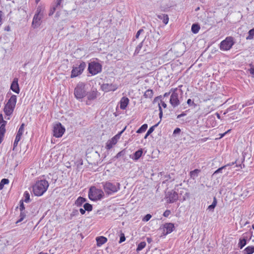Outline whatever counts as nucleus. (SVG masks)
<instances>
[{
    "mask_svg": "<svg viewBox=\"0 0 254 254\" xmlns=\"http://www.w3.org/2000/svg\"><path fill=\"white\" fill-rule=\"evenodd\" d=\"M49 184L46 180L37 181L33 186V191L36 196L42 195L47 190Z\"/></svg>",
    "mask_w": 254,
    "mask_h": 254,
    "instance_id": "obj_1",
    "label": "nucleus"
},
{
    "mask_svg": "<svg viewBox=\"0 0 254 254\" xmlns=\"http://www.w3.org/2000/svg\"><path fill=\"white\" fill-rule=\"evenodd\" d=\"M103 189L108 195H111L120 190L121 185L119 183L113 184L110 182L102 183Z\"/></svg>",
    "mask_w": 254,
    "mask_h": 254,
    "instance_id": "obj_2",
    "label": "nucleus"
},
{
    "mask_svg": "<svg viewBox=\"0 0 254 254\" xmlns=\"http://www.w3.org/2000/svg\"><path fill=\"white\" fill-rule=\"evenodd\" d=\"M16 102L17 96L15 95H12L5 104L3 109V111L6 116H10L12 114Z\"/></svg>",
    "mask_w": 254,
    "mask_h": 254,
    "instance_id": "obj_3",
    "label": "nucleus"
},
{
    "mask_svg": "<svg viewBox=\"0 0 254 254\" xmlns=\"http://www.w3.org/2000/svg\"><path fill=\"white\" fill-rule=\"evenodd\" d=\"M104 195L103 191L96 188L95 187H91L88 191V197L90 199L96 201L101 199Z\"/></svg>",
    "mask_w": 254,
    "mask_h": 254,
    "instance_id": "obj_4",
    "label": "nucleus"
},
{
    "mask_svg": "<svg viewBox=\"0 0 254 254\" xmlns=\"http://www.w3.org/2000/svg\"><path fill=\"white\" fill-rule=\"evenodd\" d=\"M74 95L75 97L78 100L82 99L87 95L86 84L83 82H79L76 86Z\"/></svg>",
    "mask_w": 254,
    "mask_h": 254,
    "instance_id": "obj_5",
    "label": "nucleus"
},
{
    "mask_svg": "<svg viewBox=\"0 0 254 254\" xmlns=\"http://www.w3.org/2000/svg\"><path fill=\"white\" fill-rule=\"evenodd\" d=\"M235 43L234 39L233 37H227L225 40L221 42L220 49L222 51H228L232 48Z\"/></svg>",
    "mask_w": 254,
    "mask_h": 254,
    "instance_id": "obj_6",
    "label": "nucleus"
},
{
    "mask_svg": "<svg viewBox=\"0 0 254 254\" xmlns=\"http://www.w3.org/2000/svg\"><path fill=\"white\" fill-rule=\"evenodd\" d=\"M172 91V94L170 99V103L173 108H175L179 106L180 104V101L179 99V93L182 92L181 89L178 90L177 88L174 89H171Z\"/></svg>",
    "mask_w": 254,
    "mask_h": 254,
    "instance_id": "obj_7",
    "label": "nucleus"
},
{
    "mask_svg": "<svg viewBox=\"0 0 254 254\" xmlns=\"http://www.w3.org/2000/svg\"><path fill=\"white\" fill-rule=\"evenodd\" d=\"M88 69L89 73L92 75H96L101 72L102 65L98 63L91 62L89 64Z\"/></svg>",
    "mask_w": 254,
    "mask_h": 254,
    "instance_id": "obj_8",
    "label": "nucleus"
},
{
    "mask_svg": "<svg viewBox=\"0 0 254 254\" xmlns=\"http://www.w3.org/2000/svg\"><path fill=\"white\" fill-rule=\"evenodd\" d=\"M86 67V64L82 62L77 67H74L71 71V78L75 77L81 74Z\"/></svg>",
    "mask_w": 254,
    "mask_h": 254,
    "instance_id": "obj_9",
    "label": "nucleus"
},
{
    "mask_svg": "<svg viewBox=\"0 0 254 254\" xmlns=\"http://www.w3.org/2000/svg\"><path fill=\"white\" fill-rule=\"evenodd\" d=\"M64 131L65 128L60 123L54 126L53 128V134L54 136L60 137L62 136Z\"/></svg>",
    "mask_w": 254,
    "mask_h": 254,
    "instance_id": "obj_10",
    "label": "nucleus"
},
{
    "mask_svg": "<svg viewBox=\"0 0 254 254\" xmlns=\"http://www.w3.org/2000/svg\"><path fill=\"white\" fill-rule=\"evenodd\" d=\"M144 43H146V42H145V40H144L136 47L134 52V54H138L139 53H141V54L143 55L145 52H149V50H150V47H149L147 45H146L145 46H144Z\"/></svg>",
    "mask_w": 254,
    "mask_h": 254,
    "instance_id": "obj_11",
    "label": "nucleus"
},
{
    "mask_svg": "<svg viewBox=\"0 0 254 254\" xmlns=\"http://www.w3.org/2000/svg\"><path fill=\"white\" fill-rule=\"evenodd\" d=\"M118 85L113 83H103L101 85V89L105 92L115 91L118 89Z\"/></svg>",
    "mask_w": 254,
    "mask_h": 254,
    "instance_id": "obj_12",
    "label": "nucleus"
},
{
    "mask_svg": "<svg viewBox=\"0 0 254 254\" xmlns=\"http://www.w3.org/2000/svg\"><path fill=\"white\" fill-rule=\"evenodd\" d=\"M24 124H22L19 128V129L16 135L15 139L13 143V150H14L15 148L17 146L18 142L20 141L21 139V137L24 132Z\"/></svg>",
    "mask_w": 254,
    "mask_h": 254,
    "instance_id": "obj_13",
    "label": "nucleus"
},
{
    "mask_svg": "<svg viewBox=\"0 0 254 254\" xmlns=\"http://www.w3.org/2000/svg\"><path fill=\"white\" fill-rule=\"evenodd\" d=\"M42 17L43 14L41 13V8L38 7L37 9V13L34 16L32 24H35V26H39L40 24L39 22Z\"/></svg>",
    "mask_w": 254,
    "mask_h": 254,
    "instance_id": "obj_14",
    "label": "nucleus"
},
{
    "mask_svg": "<svg viewBox=\"0 0 254 254\" xmlns=\"http://www.w3.org/2000/svg\"><path fill=\"white\" fill-rule=\"evenodd\" d=\"M167 195V197L168 199V201L169 203H173L178 199V193L173 190L168 191Z\"/></svg>",
    "mask_w": 254,
    "mask_h": 254,
    "instance_id": "obj_15",
    "label": "nucleus"
},
{
    "mask_svg": "<svg viewBox=\"0 0 254 254\" xmlns=\"http://www.w3.org/2000/svg\"><path fill=\"white\" fill-rule=\"evenodd\" d=\"M98 92L96 89L93 88L90 92H87V99L88 100H95L98 96Z\"/></svg>",
    "mask_w": 254,
    "mask_h": 254,
    "instance_id": "obj_16",
    "label": "nucleus"
},
{
    "mask_svg": "<svg viewBox=\"0 0 254 254\" xmlns=\"http://www.w3.org/2000/svg\"><path fill=\"white\" fill-rule=\"evenodd\" d=\"M10 89L15 93L18 94L20 92L19 84L18 83V78H15L11 84Z\"/></svg>",
    "mask_w": 254,
    "mask_h": 254,
    "instance_id": "obj_17",
    "label": "nucleus"
},
{
    "mask_svg": "<svg viewBox=\"0 0 254 254\" xmlns=\"http://www.w3.org/2000/svg\"><path fill=\"white\" fill-rule=\"evenodd\" d=\"M129 101V99L127 97H123L120 101V108L122 110H125L128 105Z\"/></svg>",
    "mask_w": 254,
    "mask_h": 254,
    "instance_id": "obj_18",
    "label": "nucleus"
},
{
    "mask_svg": "<svg viewBox=\"0 0 254 254\" xmlns=\"http://www.w3.org/2000/svg\"><path fill=\"white\" fill-rule=\"evenodd\" d=\"M62 1V0H57V3L55 5H53V6L51 7L50 8V10L49 13V16H51L54 14L56 8H59V7L60 8L62 7V6H61Z\"/></svg>",
    "mask_w": 254,
    "mask_h": 254,
    "instance_id": "obj_19",
    "label": "nucleus"
},
{
    "mask_svg": "<svg viewBox=\"0 0 254 254\" xmlns=\"http://www.w3.org/2000/svg\"><path fill=\"white\" fill-rule=\"evenodd\" d=\"M6 123V122H3V123L0 126V144L2 142L3 140V138L5 132V127Z\"/></svg>",
    "mask_w": 254,
    "mask_h": 254,
    "instance_id": "obj_20",
    "label": "nucleus"
},
{
    "mask_svg": "<svg viewBox=\"0 0 254 254\" xmlns=\"http://www.w3.org/2000/svg\"><path fill=\"white\" fill-rule=\"evenodd\" d=\"M174 228V225L173 223H166L164 226V231H166V233H171Z\"/></svg>",
    "mask_w": 254,
    "mask_h": 254,
    "instance_id": "obj_21",
    "label": "nucleus"
},
{
    "mask_svg": "<svg viewBox=\"0 0 254 254\" xmlns=\"http://www.w3.org/2000/svg\"><path fill=\"white\" fill-rule=\"evenodd\" d=\"M247 237L244 236L240 238L238 243V247L242 249H243L247 244Z\"/></svg>",
    "mask_w": 254,
    "mask_h": 254,
    "instance_id": "obj_22",
    "label": "nucleus"
},
{
    "mask_svg": "<svg viewBox=\"0 0 254 254\" xmlns=\"http://www.w3.org/2000/svg\"><path fill=\"white\" fill-rule=\"evenodd\" d=\"M97 241V246L100 247L107 242V239L104 236L97 237L96 239Z\"/></svg>",
    "mask_w": 254,
    "mask_h": 254,
    "instance_id": "obj_23",
    "label": "nucleus"
},
{
    "mask_svg": "<svg viewBox=\"0 0 254 254\" xmlns=\"http://www.w3.org/2000/svg\"><path fill=\"white\" fill-rule=\"evenodd\" d=\"M157 17L158 19L162 20L165 24H167L168 23L169 17L168 15L165 14H157Z\"/></svg>",
    "mask_w": 254,
    "mask_h": 254,
    "instance_id": "obj_24",
    "label": "nucleus"
},
{
    "mask_svg": "<svg viewBox=\"0 0 254 254\" xmlns=\"http://www.w3.org/2000/svg\"><path fill=\"white\" fill-rule=\"evenodd\" d=\"M236 163V161L233 162H232L231 163L227 164V165H224V166H223L218 168L217 170H216L214 172L213 175H215L217 174L220 173H222L223 170L225 169L227 167L232 166V165H234Z\"/></svg>",
    "mask_w": 254,
    "mask_h": 254,
    "instance_id": "obj_25",
    "label": "nucleus"
},
{
    "mask_svg": "<svg viewBox=\"0 0 254 254\" xmlns=\"http://www.w3.org/2000/svg\"><path fill=\"white\" fill-rule=\"evenodd\" d=\"M117 143V139L115 138H112L111 140H109L106 143V148L107 149H111L113 145H115Z\"/></svg>",
    "mask_w": 254,
    "mask_h": 254,
    "instance_id": "obj_26",
    "label": "nucleus"
},
{
    "mask_svg": "<svg viewBox=\"0 0 254 254\" xmlns=\"http://www.w3.org/2000/svg\"><path fill=\"white\" fill-rule=\"evenodd\" d=\"M86 201V199L79 196L77 198V199L75 201V205H76L78 207H80Z\"/></svg>",
    "mask_w": 254,
    "mask_h": 254,
    "instance_id": "obj_27",
    "label": "nucleus"
},
{
    "mask_svg": "<svg viewBox=\"0 0 254 254\" xmlns=\"http://www.w3.org/2000/svg\"><path fill=\"white\" fill-rule=\"evenodd\" d=\"M143 153V150L142 149H140L138 150L137 151H135L134 153L133 154V157H132V159L136 161L138 160L140 157L141 156L142 154Z\"/></svg>",
    "mask_w": 254,
    "mask_h": 254,
    "instance_id": "obj_28",
    "label": "nucleus"
},
{
    "mask_svg": "<svg viewBox=\"0 0 254 254\" xmlns=\"http://www.w3.org/2000/svg\"><path fill=\"white\" fill-rule=\"evenodd\" d=\"M200 172V170L197 169H194V170L190 172V177L193 180H194L198 176V175Z\"/></svg>",
    "mask_w": 254,
    "mask_h": 254,
    "instance_id": "obj_29",
    "label": "nucleus"
},
{
    "mask_svg": "<svg viewBox=\"0 0 254 254\" xmlns=\"http://www.w3.org/2000/svg\"><path fill=\"white\" fill-rule=\"evenodd\" d=\"M243 252L246 254H252L254 253V246H248L243 251Z\"/></svg>",
    "mask_w": 254,
    "mask_h": 254,
    "instance_id": "obj_30",
    "label": "nucleus"
},
{
    "mask_svg": "<svg viewBox=\"0 0 254 254\" xmlns=\"http://www.w3.org/2000/svg\"><path fill=\"white\" fill-rule=\"evenodd\" d=\"M159 124V123H158L157 124H155V125L149 128V129L148 130L147 133H146L144 138L146 139L149 136L154 130L155 127H156Z\"/></svg>",
    "mask_w": 254,
    "mask_h": 254,
    "instance_id": "obj_31",
    "label": "nucleus"
},
{
    "mask_svg": "<svg viewBox=\"0 0 254 254\" xmlns=\"http://www.w3.org/2000/svg\"><path fill=\"white\" fill-rule=\"evenodd\" d=\"M153 90L151 89H148L145 92L143 96L146 98H151L153 96Z\"/></svg>",
    "mask_w": 254,
    "mask_h": 254,
    "instance_id": "obj_32",
    "label": "nucleus"
},
{
    "mask_svg": "<svg viewBox=\"0 0 254 254\" xmlns=\"http://www.w3.org/2000/svg\"><path fill=\"white\" fill-rule=\"evenodd\" d=\"M217 203V201L216 198L215 197H214L213 201L212 203L208 207L207 209L209 211H211L213 212V210H214V208L216 206Z\"/></svg>",
    "mask_w": 254,
    "mask_h": 254,
    "instance_id": "obj_33",
    "label": "nucleus"
},
{
    "mask_svg": "<svg viewBox=\"0 0 254 254\" xmlns=\"http://www.w3.org/2000/svg\"><path fill=\"white\" fill-rule=\"evenodd\" d=\"M200 29V27L197 24H193L191 26V31L194 34H196L198 32Z\"/></svg>",
    "mask_w": 254,
    "mask_h": 254,
    "instance_id": "obj_34",
    "label": "nucleus"
},
{
    "mask_svg": "<svg viewBox=\"0 0 254 254\" xmlns=\"http://www.w3.org/2000/svg\"><path fill=\"white\" fill-rule=\"evenodd\" d=\"M79 214L78 210L76 209H73L70 214L69 217L68 218L69 220H72L74 217L78 216Z\"/></svg>",
    "mask_w": 254,
    "mask_h": 254,
    "instance_id": "obj_35",
    "label": "nucleus"
},
{
    "mask_svg": "<svg viewBox=\"0 0 254 254\" xmlns=\"http://www.w3.org/2000/svg\"><path fill=\"white\" fill-rule=\"evenodd\" d=\"M254 38V28L249 30L248 32V36L246 37V39L250 40L253 39Z\"/></svg>",
    "mask_w": 254,
    "mask_h": 254,
    "instance_id": "obj_36",
    "label": "nucleus"
},
{
    "mask_svg": "<svg viewBox=\"0 0 254 254\" xmlns=\"http://www.w3.org/2000/svg\"><path fill=\"white\" fill-rule=\"evenodd\" d=\"M147 127L148 126L147 124H143L138 129V130L136 131V132L138 133H142L147 129Z\"/></svg>",
    "mask_w": 254,
    "mask_h": 254,
    "instance_id": "obj_37",
    "label": "nucleus"
},
{
    "mask_svg": "<svg viewBox=\"0 0 254 254\" xmlns=\"http://www.w3.org/2000/svg\"><path fill=\"white\" fill-rule=\"evenodd\" d=\"M83 208L86 211L90 212L92 211L93 207L92 205L88 203H85L83 205Z\"/></svg>",
    "mask_w": 254,
    "mask_h": 254,
    "instance_id": "obj_38",
    "label": "nucleus"
},
{
    "mask_svg": "<svg viewBox=\"0 0 254 254\" xmlns=\"http://www.w3.org/2000/svg\"><path fill=\"white\" fill-rule=\"evenodd\" d=\"M145 246H146V243L145 242H141L138 245L137 249H136V251L139 252V251H141L143 248H145Z\"/></svg>",
    "mask_w": 254,
    "mask_h": 254,
    "instance_id": "obj_39",
    "label": "nucleus"
},
{
    "mask_svg": "<svg viewBox=\"0 0 254 254\" xmlns=\"http://www.w3.org/2000/svg\"><path fill=\"white\" fill-rule=\"evenodd\" d=\"M24 201L25 202H29L30 201V194L27 191L24 193Z\"/></svg>",
    "mask_w": 254,
    "mask_h": 254,
    "instance_id": "obj_40",
    "label": "nucleus"
},
{
    "mask_svg": "<svg viewBox=\"0 0 254 254\" xmlns=\"http://www.w3.org/2000/svg\"><path fill=\"white\" fill-rule=\"evenodd\" d=\"M26 217V214L23 211H21L20 214V219L16 222V223H18L20 222H21Z\"/></svg>",
    "mask_w": 254,
    "mask_h": 254,
    "instance_id": "obj_41",
    "label": "nucleus"
},
{
    "mask_svg": "<svg viewBox=\"0 0 254 254\" xmlns=\"http://www.w3.org/2000/svg\"><path fill=\"white\" fill-rule=\"evenodd\" d=\"M126 154V151L125 149L119 152L115 156V158H118L122 156H124Z\"/></svg>",
    "mask_w": 254,
    "mask_h": 254,
    "instance_id": "obj_42",
    "label": "nucleus"
},
{
    "mask_svg": "<svg viewBox=\"0 0 254 254\" xmlns=\"http://www.w3.org/2000/svg\"><path fill=\"white\" fill-rule=\"evenodd\" d=\"M160 10L163 12H167L169 11V6H165L163 5H161L160 7Z\"/></svg>",
    "mask_w": 254,
    "mask_h": 254,
    "instance_id": "obj_43",
    "label": "nucleus"
},
{
    "mask_svg": "<svg viewBox=\"0 0 254 254\" xmlns=\"http://www.w3.org/2000/svg\"><path fill=\"white\" fill-rule=\"evenodd\" d=\"M152 216L151 214H146L144 217V218L142 219V220L143 221H145V222H147L148 221H149L150 218H151Z\"/></svg>",
    "mask_w": 254,
    "mask_h": 254,
    "instance_id": "obj_44",
    "label": "nucleus"
},
{
    "mask_svg": "<svg viewBox=\"0 0 254 254\" xmlns=\"http://www.w3.org/2000/svg\"><path fill=\"white\" fill-rule=\"evenodd\" d=\"M126 240V238L124 233H121L120 234V238L119 243H122Z\"/></svg>",
    "mask_w": 254,
    "mask_h": 254,
    "instance_id": "obj_45",
    "label": "nucleus"
},
{
    "mask_svg": "<svg viewBox=\"0 0 254 254\" xmlns=\"http://www.w3.org/2000/svg\"><path fill=\"white\" fill-rule=\"evenodd\" d=\"M19 209L20 211H23L25 210V207L22 200L20 201Z\"/></svg>",
    "mask_w": 254,
    "mask_h": 254,
    "instance_id": "obj_46",
    "label": "nucleus"
},
{
    "mask_svg": "<svg viewBox=\"0 0 254 254\" xmlns=\"http://www.w3.org/2000/svg\"><path fill=\"white\" fill-rule=\"evenodd\" d=\"M181 129L179 127L176 128L173 131V135L176 136L177 134H180L181 132Z\"/></svg>",
    "mask_w": 254,
    "mask_h": 254,
    "instance_id": "obj_47",
    "label": "nucleus"
},
{
    "mask_svg": "<svg viewBox=\"0 0 254 254\" xmlns=\"http://www.w3.org/2000/svg\"><path fill=\"white\" fill-rule=\"evenodd\" d=\"M158 106H159V116L160 119H161V118H162V116H163V111H162L161 106L160 105V103L158 104Z\"/></svg>",
    "mask_w": 254,
    "mask_h": 254,
    "instance_id": "obj_48",
    "label": "nucleus"
},
{
    "mask_svg": "<svg viewBox=\"0 0 254 254\" xmlns=\"http://www.w3.org/2000/svg\"><path fill=\"white\" fill-rule=\"evenodd\" d=\"M0 183L4 186V185L8 184L9 183V180L7 179H2Z\"/></svg>",
    "mask_w": 254,
    "mask_h": 254,
    "instance_id": "obj_49",
    "label": "nucleus"
},
{
    "mask_svg": "<svg viewBox=\"0 0 254 254\" xmlns=\"http://www.w3.org/2000/svg\"><path fill=\"white\" fill-rule=\"evenodd\" d=\"M143 30L142 29H139L136 33V35H135V38H138L140 34L142 33L143 32Z\"/></svg>",
    "mask_w": 254,
    "mask_h": 254,
    "instance_id": "obj_50",
    "label": "nucleus"
},
{
    "mask_svg": "<svg viewBox=\"0 0 254 254\" xmlns=\"http://www.w3.org/2000/svg\"><path fill=\"white\" fill-rule=\"evenodd\" d=\"M171 211L169 210H166L163 213V216L167 217L170 214Z\"/></svg>",
    "mask_w": 254,
    "mask_h": 254,
    "instance_id": "obj_51",
    "label": "nucleus"
},
{
    "mask_svg": "<svg viewBox=\"0 0 254 254\" xmlns=\"http://www.w3.org/2000/svg\"><path fill=\"white\" fill-rule=\"evenodd\" d=\"M187 104L189 105V106H192L193 105H195L194 102L193 101H192L190 99H189L188 100H187Z\"/></svg>",
    "mask_w": 254,
    "mask_h": 254,
    "instance_id": "obj_52",
    "label": "nucleus"
},
{
    "mask_svg": "<svg viewBox=\"0 0 254 254\" xmlns=\"http://www.w3.org/2000/svg\"><path fill=\"white\" fill-rule=\"evenodd\" d=\"M79 211L82 215L84 214L85 213V211H86L85 209L84 208H80L79 209Z\"/></svg>",
    "mask_w": 254,
    "mask_h": 254,
    "instance_id": "obj_53",
    "label": "nucleus"
},
{
    "mask_svg": "<svg viewBox=\"0 0 254 254\" xmlns=\"http://www.w3.org/2000/svg\"><path fill=\"white\" fill-rule=\"evenodd\" d=\"M186 115V114L184 112L182 113V114L179 115L177 116V119H180L181 118V117H184Z\"/></svg>",
    "mask_w": 254,
    "mask_h": 254,
    "instance_id": "obj_54",
    "label": "nucleus"
},
{
    "mask_svg": "<svg viewBox=\"0 0 254 254\" xmlns=\"http://www.w3.org/2000/svg\"><path fill=\"white\" fill-rule=\"evenodd\" d=\"M3 122H6V121L3 120L2 114H0V124L1 123L3 124Z\"/></svg>",
    "mask_w": 254,
    "mask_h": 254,
    "instance_id": "obj_55",
    "label": "nucleus"
},
{
    "mask_svg": "<svg viewBox=\"0 0 254 254\" xmlns=\"http://www.w3.org/2000/svg\"><path fill=\"white\" fill-rule=\"evenodd\" d=\"M249 71H250V73L251 74H252L254 77V67L251 68L249 69Z\"/></svg>",
    "mask_w": 254,
    "mask_h": 254,
    "instance_id": "obj_56",
    "label": "nucleus"
},
{
    "mask_svg": "<svg viewBox=\"0 0 254 254\" xmlns=\"http://www.w3.org/2000/svg\"><path fill=\"white\" fill-rule=\"evenodd\" d=\"M161 104L163 108H165L167 107V104L164 102L161 101Z\"/></svg>",
    "mask_w": 254,
    "mask_h": 254,
    "instance_id": "obj_57",
    "label": "nucleus"
},
{
    "mask_svg": "<svg viewBox=\"0 0 254 254\" xmlns=\"http://www.w3.org/2000/svg\"><path fill=\"white\" fill-rule=\"evenodd\" d=\"M161 98L162 97L161 96L155 97V99H154L153 102H156L157 101H158L159 99H161Z\"/></svg>",
    "mask_w": 254,
    "mask_h": 254,
    "instance_id": "obj_58",
    "label": "nucleus"
},
{
    "mask_svg": "<svg viewBox=\"0 0 254 254\" xmlns=\"http://www.w3.org/2000/svg\"><path fill=\"white\" fill-rule=\"evenodd\" d=\"M120 134H117V135H116L115 136H114L113 137H112L113 138H115L117 139V142L118 141V140L120 138Z\"/></svg>",
    "mask_w": 254,
    "mask_h": 254,
    "instance_id": "obj_59",
    "label": "nucleus"
},
{
    "mask_svg": "<svg viewBox=\"0 0 254 254\" xmlns=\"http://www.w3.org/2000/svg\"><path fill=\"white\" fill-rule=\"evenodd\" d=\"M4 30L6 31H10V27L9 26H7L5 27Z\"/></svg>",
    "mask_w": 254,
    "mask_h": 254,
    "instance_id": "obj_60",
    "label": "nucleus"
},
{
    "mask_svg": "<svg viewBox=\"0 0 254 254\" xmlns=\"http://www.w3.org/2000/svg\"><path fill=\"white\" fill-rule=\"evenodd\" d=\"M1 20H2V11H0V26L2 24Z\"/></svg>",
    "mask_w": 254,
    "mask_h": 254,
    "instance_id": "obj_61",
    "label": "nucleus"
},
{
    "mask_svg": "<svg viewBox=\"0 0 254 254\" xmlns=\"http://www.w3.org/2000/svg\"><path fill=\"white\" fill-rule=\"evenodd\" d=\"M147 241L148 243H150L152 242V239L151 238H147Z\"/></svg>",
    "mask_w": 254,
    "mask_h": 254,
    "instance_id": "obj_62",
    "label": "nucleus"
},
{
    "mask_svg": "<svg viewBox=\"0 0 254 254\" xmlns=\"http://www.w3.org/2000/svg\"><path fill=\"white\" fill-rule=\"evenodd\" d=\"M170 92H166L164 94V97H168L170 95Z\"/></svg>",
    "mask_w": 254,
    "mask_h": 254,
    "instance_id": "obj_63",
    "label": "nucleus"
},
{
    "mask_svg": "<svg viewBox=\"0 0 254 254\" xmlns=\"http://www.w3.org/2000/svg\"><path fill=\"white\" fill-rule=\"evenodd\" d=\"M126 127H126L122 131H121L118 134H120V135L121 136V135L123 133V132L125 130V129H126Z\"/></svg>",
    "mask_w": 254,
    "mask_h": 254,
    "instance_id": "obj_64",
    "label": "nucleus"
}]
</instances>
